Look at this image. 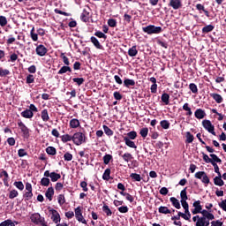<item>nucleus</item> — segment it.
Segmentation results:
<instances>
[{
	"label": "nucleus",
	"mask_w": 226,
	"mask_h": 226,
	"mask_svg": "<svg viewBox=\"0 0 226 226\" xmlns=\"http://www.w3.org/2000/svg\"><path fill=\"white\" fill-rule=\"evenodd\" d=\"M30 220L32 223L35 225L47 226V222H45V217H41V215L38 213L32 214L30 216Z\"/></svg>",
	"instance_id": "f257e3e1"
},
{
	"label": "nucleus",
	"mask_w": 226,
	"mask_h": 226,
	"mask_svg": "<svg viewBox=\"0 0 226 226\" xmlns=\"http://www.w3.org/2000/svg\"><path fill=\"white\" fill-rule=\"evenodd\" d=\"M143 33L147 34H160L162 29V26H155L154 25H149L142 28Z\"/></svg>",
	"instance_id": "f03ea898"
},
{
	"label": "nucleus",
	"mask_w": 226,
	"mask_h": 226,
	"mask_svg": "<svg viewBox=\"0 0 226 226\" xmlns=\"http://www.w3.org/2000/svg\"><path fill=\"white\" fill-rule=\"evenodd\" d=\"M192 222L195 226H209L211 222H209V219L206 217H201L200 215H195L192 217Z\"/></svg>",
	"instance_id": "7ed1b4c3"
},
{
	"label": "nucleus",
	"mask_w": 226,
	"mask_h": 226,
	"mask_svg": "<svg viewBox=\"0 0 226 226\" xmlns=\"http://www.w3.org/2000/svg\"><path fill=\"white\" fill-rule=\"evenodd\" d=\"M72 142L76 146H82L86 142V134L82 132H75L72 135Z\"/></svg>",
	"instance_id": "20e7f679"
},
{
	"label": "nucleus",
	"mask_w": 226,
	"mask_h": 226,
	"mask_svg": "<svg viewBox=\"0 0 226 226\" xmlns=\"http://www.w3.org/2000/svg\"><path fill=\"white\" fill-rule=\"evenodd\" d=\"M202 125L208 133H211L212 135H216V132H215V125L211 124V121L209 120H203L202 121Z\"/></svg>",
	"instance_id": "39448f33"
},
{
	"label": "nucleus",
	"mask_w": 226,
	"mask_h": 226,
	"mask_svg": "<svg viewBox=\"0 0 226 226\" xmlns=\"http://www.w3.org/2000/svg\"><path fill=\"white\" fill-rule=\"evenodd\" d=\"M49 214L51 215V220L54 223H59L61 222V215L57 210L49 207Z\"/></svg>",
	"instance_id": "423d86ee"
},
{
	"label": "nucleus",
	"mask_w": 226,
	"mask_h": 226,
	"mask_svg": "<svg viewBox=\"0 0 226 226\" xmlns=\"http://www.w3.org/2000/svg\"><path fill=\"white\" fill-rule=\"evenodd\" d=\"M44 177H50L52 183H56V181H59V179H61V174L54 171L50 173L49 170H46L44 172Z\"/></svg>",
	"instance_id": "0eeeda50"
},
{
	"label": "nucleus",
	"mask_w": 226,
	"mask_h": 226,
	"mask_svg": "<svg viewBox=\"0 0 226 226\" xmlns=\"http://www.w3.org/2000/svg\"><path fill=\"white\" fill-rule=\"evenodd\" d=\"M180 197H181L182 207H188V202H186V200H188V195L186 194V188L181 191Z\"/></svg>",
	"instance_id": "6e6552de"
},
{
	"label": "nucleus",
	"mask_w": 226,
	"mask_h": 226,
	"mask_svg": "<svg viewBox=\"0 0 226 226\" xmlns=\"http://www.w3.org/2000/svg\"><path fill=\"white\" fill-rule=\"evenodd\" d=\"M194 209L192 210V215H199L202 212V205H200V200L194 201L192 204Z\"/></svg>",
	"instance_id": "1a4fd4ad"
},
{
	"label": "nucleus",
	"mask_w": 226,
	"mask_h": 226,
	"mask_svg": "<svg viewBox=\"0 0 226 226\" xmlns=\"http://www.w3.org/2000/svg\"><path fill=\"white\" fill-rule=\"evenodd\" d=\"M75 217L78 222H80L81 223H87L86 219H84V216L82 215V210L79 207L75 209Z\"/></svg>",
	"instance_id": "9d476101"
},
{
	"label": "nucleus",
	"mask_w": 226,
	"mask_h": 226,
	"mask_svg": "<svg viewBox=\"0 0 226 226\" xmlns=\"http://www.w3.org/2000/svg\"><path fill=\"white\" fill-rule=\"evenodd\" d=\"M35 52L37 56H40L41 57H43L48 52L47 49L45 46L40 44L39 46L36 47Z\"/></svg>",
	"instance_id": "9b49d317"
},
{
	"label": "nucleus",
	"mask_w": 226,
	"mask_h": 226,
	"mask_svg": "<svg viewBox=\"0 0 226 226\" xmlns=\"http://www.w3.org/2000/svg\"><path fill=\"white\" fill-rule=\"evenodd\" d=\"M200 215H202L201 218H206L207 220H215V215L211 214L209 211L207 210H201V212H200Z\"/></svg>",
	"instance_id": "f8f14e48"
},
{
	"label": "nucleus",
	"mask_w": 226,
	"mask_h": 226,
	"mask_svg": "<svg viewBox=\"0 0 226 226\" xmlns=\"http://www.w3.org/2000/svg\"><path fill=\"white\" fill-rule=\"evenodd\" d=\"M194 116L196 119H204V117H206V111L202 109H198L194 112Z\"/></svg>",
	"instance_id": "ddd939ff"
},
{
	"label": "nucleus",
	"mask_w": 226,
	"mask_h": 226,
	"mask_svg": "<svg viewBox=\"0 0 226 226\" xmlns=\"http://www.w3.org/2000/svg\"><path fill=\"white\" fill-rule=\"evenodd\" d=\"M170 6H171L173 10H179L182 6L181 0H170Z\"/></svg>",
	"instance_id": "4468645a"
},
{
	"label": "nucleus",
	"mask_w": 226,
	"mask_h": 226,
	"mask_svg": "<svg viewBox=\"0 0 226 226\" xmlns=\"http://www.w3.org/2000/svg\"><path fill=\"white\" fill-rule=\"evenodd\" d=\"M21 116L26 119H31V117H33L34 114L33 113V111H31V109H26L23 112H21Z\"/></svg>",
	"instance_id": "2eb2a0df"
},
{
	"label": "nucleus",
	"mask_w": 226,
	"mask_h": 226,
	"mask_svg": "<svg viewBox=\"0 0 226 226\" xmlns=\"http://www.w3.org/2000/svg\"><path fill=\"white\" fill-rule=\"evenodd\" d=\"M124 140L125 144L128 146V147H132V149H137V145H135V142L131 140L130 138L124 137Z\"/></svg>",
	"instance_id": "dca6fc26"
},
{
	"label": "nucleus",
	"mask_w": 226,
	"mask_h": 226,
	"mask_svg": "<svg viewBox=\"0 0 226 226\" xmlns=\"http://www.w3.org/2000/svg\"><path fill=\"white\" fill-rule=\"evenodd\" d=\"M69 124H70V128H73V129L79 128V126H80V121H79V119L77 118H72L70 121Z\"/></svg>",
	"instance_id": "f3484780"
},
{
	"label": "nucleus",
	"mask_w": 226,
	"mask_h": 226,
	"mask_svg": "<svg viewBox=\"0 0 226 226\" xmlns=\"http://www.w3.org/2000/svg\"><path fill=\"white\" fill-rule=\"evenodd\" d=\"M18 125L19 126V128L24 135H29V129L26 126V124H24V123L19 122Z\"/></svg>",
	"instance_id": "a211bd4d"
},
{
	"label": "nucleus",
	"mask_w": 226,
	"mask_h": 226,
	"mask_svg": "<svg viewBox=\"0 0 226 226\" xmlns=\"http://www.w3.org/2000/svg\"><path fill=\"white\" fill-rule=\"evenodd\" d=\"M211 98H213V100H215V102H216V103H222V102H223V97H222V95H220L219 94H210Z\"/></svg>",
	"instance_id": "6ab92c4d"
},
{
	"label": "nucleus",
	"mask_w": 226,
	"mask_h": 226,
	"mask_svg": "<svg viewBox=\"0 0 226 226\" xmlns=\"http://www.w3.org/2000/svg\"><path fill=\"white\" fill-rule=\"evenodd\" d=\"M214 184L215 185V186H223L224 182L222 179V175H218V177H215L214 178Z\"/></svg>",
	"instance_id": "aec40b11"
},
{
	"label": "nucleus",
	"mask_w": 226,
	"mask_h": 226,
	"mask_svg": "<svg viewBox=\"0 0 226 226\" xmlns=\"http://www.w3.org/2000/svg\"><path fill=\"white\" fill-rule=\"evenodd\" d=\"M170 200L172 206L176 207V209H181V203H179V200H177L176 198L171 197Z\"/></svg>",
	"instance_id": "412c9836"
},
{
	"label": "nucleus",
	"mask_w": 226,
	"mask_h": 226,
	"mask_svg": "<svg viewBox=\"0 0 226 226\" xmlns=\"http://www.w3.org/2000/svg\"><path fill=\"white\" fill-rule=\"evenodd\" d=\"M4 177V184L5 185V186H8V181L10 179V177L8 175V172L6 170H3L0 173V177Z\"/></svg>",
	"instance_id": "4be33fe9"
},
{
	"label": "nucleus",
	"mask_w": 226,
	"mask_h": 226,
	"mask_svg": "<svg viewBox=\"0 0 226 226\" xmlns=\"http://www.w3.org/2000/svg\"><path fill=\"white\" fill-rule=\"evenodd\" d=\"M45 197H47L49 200H52V197H54V187L48 188L45 193Z\"/></svg>",
	"instance_id": "5701e85b"
},
{
	"label": "nucleus",
	"mask_w": 226,
	"mask_h": 226,
	"mask_svg": "<svg viewBox=\"0 0 226 226\" xmlns=\"http://www.w3.org/2000/svg\"><path fill=\"white\" fill-rule=\"evenodd\" d=\"M139 54V50H137V46H132L131 49L128 50V56L130 57H135Z\"/></svg>",
	"instance_id": "b1692460"
},
{
	"label": "nucleus",
	"mask_w": 226,
	"mask_h": 226,
	"mask_svg": "<svg viewBox=\"0 0 226 226\" xmlns=\"http://www.w3.org/2000/svg\"><path fill=\"white\" fill-rule=\"evenodd\" d=\"M210 158H211V162H210L211 165H213V163H222V159H220L218 155L215 154H210Z\"/></svg>",
	"instance_id": "393cba45"
},
{
	"label": "nucleus",
	"mask_w": 226,
	"mask_h": 226,
	"mask_svg": "<svg viewBox=\"0 0 226 226\" xmlns=\"http://www.w3.org/2000/svg\"><path fill=\"white\" fill-rule=\"evenodd\" d=\"M196 10H198L200 11V13H202V11H204L205 15L207 17H209V11H207L205 8L204 5H202L201 4H196Z\"/></svg>",
	"instance_id": "a878e982"
},
{
	"label": "nucleus",
	"mask_w": 226,
	"mask_h": 226,
	"mask_svg": "<svg viewBox=\"0 0 226 226\" xmlns=\"http://www.w3.org/2000/svg\"><path fill=\"white\" fill-rule=\"evenodd\" d=\"M159 213H161L162 215H170V213H172V211L170 209H169V207H163V206H161L159 207Z\"/></svg>",
	"instance_id": "bb28decb"
},
{
	"label": "nucleus",
	"mask_w": 226,
	"mask_h": 226,
	"mask_svg": "<svg viewBox=\"0 0 226 226\" xmlns=\"http://www.w3.org/2000/svg\"><path fill=\"white\" fill-rule=\"evenodd\" d=\"M185 209V213L184 214V220H190V218H192V214H190V209H189V206L187 207H183Z\"/></svg>",
	"instance_id": "cd10ccee"
},
{
	"label": "nucleus",
	"mask_w": 226,
	"mask_h": 226,
	"mask_svg": "<svg viewBox=\"0 0 226 226\" xmlns=\"http://www.w3.org/2000/svg\"><path fill=\"white\" fill-rule=\"evenodd\" d=\"M161 100L163 103H165V105H169L170 101V95H169V94H162Z\"/></svg>",
	"instance_id": "c85d7f7f"
},
{
	"label": "nucleus",
	"mask_w": 226,
	"mask_h": 226,
	"mask_svg": "<svg viewBox=\"0 0 226 226\" xmlns=\"http://www.w3.org/2000/svg\"><path fill=\"white\" fill-rule=\"evenodd\" d=\"M183 110H185V112H187L186 116H192V114H193V112H192V109L190 108L188 102H185L183 105Z\"/></svg>",
	"instance_id": "c756f323"
},
{
	"label": "nucleus",
	"mask_w": 226,
	"mask_h": 226,
	"mask_svg": "<svg viewBox=\"0 0 226 226\" xmlns=\"http://www.w3.org/2000/svg\"><path fill=\"white\" fill-rule=\"evenodd\" d=\"M213 29H215V26L207 25L202 28V33L206 34L207 33H211V31H213Z\"/></svg>",
	"instance_id": "7c9ffc66"
},
{
	"label": "nucleus",
	"mask_w": 226,
	"mask_h": 226,
	"mask_svg": "<svg viewBox=\"0 0 226 226\" xmlns=\"http://www.w3.org/2000/svg\"><path fill=\"white\" fill-rule=\"evenodd\" d=\"M122 158L124 162H126L128 163V162H130L131 160H133V155H132V154L130 153H125L122 155Z\"/></svg>",
	"instance_id": "2f4dec72"
},
{
	"label": "nucleus",
	"mask_w": 226,
	"mask_h": 226,
	"mask_svg": "<svg viewBox=\"0 0 226 226\" xmlns=\"http://www.w3.org/2000/svg\"><path fill=\"white\" fill-rule=\"evenodd\" d=\"M91 41L96 49H102V44H100V41H98V39H96V37L92 36Z\"/></svg>",
	"instance_id": "473e14b6"
},
{
	"label": "nucleus",
	"mask_w": 226,
	"mask_h": 226,
	"mask_svg": "<svg viewBox=\"0 0 226 226\" xmlns=\"http://www.w3.org/2000/svg\"><path fill=\"white\" fill-rule=\"evenodd\" d=\"M41 119L44 122H47L50 119V117H49V111H47V109H43L41 111Z\"/></svg>",
	"instance_id": "72a5a7b5"
},
{
	"label": "nucleus",
	"mask_w": 226,
	"mask_h": 226,
	"mask_svg": "<svg viewBox=\"0 0 226 226\" xmlns=\"http://www.w3.org/2000/svg\"><path fill=\"white\" fill-rule=\"evenodd\" d=\"M71 140H73V136L70 135V134H64L62 136V142H71Z\"/></svg>",
	"instance_id": "f704fd0d"
},
{
	"label": "nucleus",
	"mask_w": 226,
	"mask_h": 226,
	"mask_svg": "<svg viewBox=\"0 0 226 226\" xmlns=\"http://www.w3.org/2000/svg\"><path fill=\"white\" fill-rule=\"evenodd\" d=\"M41 186H49V185H50V179L49 177H42L41 179Z\"/></svg>",
	"instance_id": "c9c22d12"
},
{
	"label": "nucleus",
	"mask_w": 226,
	"mask_h": 226,
	"mask_svg": "<svg viewBox=\"0 0 226 226\" xmlns=\"http://www.w3.org/2000/svg\"><path fill=\"white\" fill-rule=\"evenodd\" d=\"M102 179H104V181H109V179H110V169L105 170L102 175Z\"/></svg>",
	"instance_id": "e433bc0d"
},
{
	"label": "nucleus",
	"mask_w": 226,
	"mask_h": 226,
	"mask_svg": "<svg viewBox=\"0 0 226 226\" xmlns=\"http://www.w3.org/2000/svg\"><path fill=\"white\" fill-rule=\"evenodd\" d=\"M189 89L190 91H192V93H193L194 94H197V93H199V88L197 87V85H195L194 83H191L189 85Z\"/></svg>",
	"instance_id": "4c0bfd02"
},
{
	"label": "nucleus",
	"mask_w": 226,
	"mask_h": 226,
	"mask_svg": "<svg viewBox=\"0 0 226 226\" xmlns=\"http://www.w3.org/2000/svg\"><path fill=\"white\" fill-rule=\"evenodd\" d=\"M160 124L163 130H169V128H170V123L167 120L161 121Z\"/></svg>",
	"instance_id": "58836bf2"
},
{
	"label": "nucleus",
	"mask_w": 226,
	"mask_h": 226,
	"mask_svg": "<svg viewBox=\"0 0 226 226\" xmlns=\"http://www.w3.org/2000/svg\"><path fill=\"white\" fill-rule=\"evenodd\" d=\"M103 131L104 133H106V135H108L109 137H111V135H114V132L109 128V126L107 125H103Z\"/></svg>",
	"instance_id": "ea45409f"
},
{
	"label": "nucleus",
	"mask_w": 226,
	"mask_h": 226,
	"mask_svg": "<svg viewBox=\"0 0 226 226\" xmlns=\"http://www.w3.org/2000/svg\"><path fill=\"white\" fill-rule=\"evenodd\" d=\"M130 177L133 179V181H138L140 182L142 181V177H140L139 174L137 173H132L130 175Z\"/></svg>",
	"instance_id": "a19ab883"
},
{
	"label": "nucleus",
	"mask_w": 226,
	"mask_h": 226,
	"mask_svg": "<svg viewBox=\"0 0 226 226\" xmlns=\"http://www.w3.org/2000/svg\"><path fill=\"white\" fill-rule=\"evenodd\" d=\"M66 72H72V68H70V66H63L58 71V75H63V73H66Z\"/></svg>",
	"instance_id": "79ce46f5"
},
{
	"label": "nucleus",
	"mask_w": 226,
	"mask_h": 226,
	"mask_svg": "<svg viewBox=\"0 0 226 226\" xmlns=\"http://www.w3.org/2000/svg\"><path fill=\"white\" fill-rule=\"evenodd\" d=\"M102 211L107 215V216H112V210H110L109 206L104 205L102 207Z\"/></svg>",
	"instance_id": "37998d69"
},
{
	"label": "nucleus",
	"mask_w": 226,
	"mask_h": 226,
	"mask_svg": "<svg viewBox=\"0 0 226 226\" xmlns=\"http://www.w3.org/2000/svg\"><path fill=\"white\" fill-rule=\"evenodd\" d=\"M147 133H149V129L147 127L142 128L139 132V134L143 139H146L147 137Z\"/></svg>",
	"instance_id": "c03bdc74"
},
{
	"label": "nucleus",
	"mask_w": 226,
	"mask_h": 226,
	"mask_svg": "<svg viewBox=\"0 0 226 226\" xmlns=\"http://www.w3.org/2000/svg\"><path fill=\"white\" fill-rule=\"evenodd\" d=\"M46 153L48 154H51V156H54V154H56V147H48L46 148Z\"/></svg>",
	"instance_id": "a18cd8bd"
},
{
	"label": "nucleus",
	"mask_w": 226,
	"mask_h": 226,
	"mask_svg": "<svg viewBox=\"0 0 226 226\" xmlns=\"http://www.w3.org/2000/svg\"><path fill=\"white\" fill-rule=\"evenodd\" d=\"M124 85L125 86V87H129V86H135V80L129 79H124Z\"/></svg>",
	"instance_id": "49530a36"
},
{
	"label": "nucleus",
	"mask_w": 226,
	"mask_h": 226,
	"mask_svg": "<svg viewBox=\"0 0 226 226\" xmlns=\"http://www.w3.org/2000/svg\"><path fill=\"white\" fill-rule=\"evenodd\" d=\"M30 36L33 40V41H38V34H34V27L31 29Z\"/></svg>",
	"instance_id": "de8ad7c7"
},
{
	"label": "nucleus",
	"mask_w": 226,
	"mask_h": 226,
	"mask_svg": "<svg viewBox=\"0 0 226 226\" xmlns=\"http://www.w3.org/2000/svg\"><path fill=\"white\" fill-rule=\"evenodd\" d=\"M127 137H129V139H131V140H135V139H137V132L132 131L128 132Z\"/></svg>",
	"instance_id": "09e8293b"
},
{
	"label": "nucleus",
	"mask_w": 226,
	"mask_h": 226,
	"mask_svg": "<svg viewBox=\"0 0 226 226\" xmlns=\"http://www.w3.org/2000/svg\"><path fill=\"white\" fill-rule=\"evenodd\" d=\"M16 197H19V192L17 190H11L9 192V199H15Z\"/></svg>",
	"instance_id": "8fccbe9b"
},
{
	"label": "nucleus",
	"mask_w": 226,
	"mask_h": 226,
	"mask_svg": "<svg viewBox=\"0 0 226 226\" xmlns=\"http://www.w3.org/2000/svg\"><path fill=\"white\" fill-rule=\"evenodd\" d=\"M0 226H15V223L11 220H6L1 222Z\"/></svg>",
	"instance_id": "3c124183"
},
{
	"label": "nucleus",
	"mask_w": 226,
	"mask_h": 226,
	"mask_svg": "<svg viewBox=\"0 0 226 226\" xmlns=\"http://www.w3.org/2000/svg\"><path fill=\"white\" fill-rule=\"evenodd\" d=\"M72 80L79 86H82V84H84V82H85L84 78H73Z\"/></svg>",
	"instance_id": "603ef678"
},
{
	"label": "nucleus",
	"mask_w": 226,
	"mask_h": 226,
	"mask_svg": "<svg viewBox=\"0 0 226 226\" xmlns=\"http://www.w3.org/2000/svg\"><path fill=\"white\" fill-rule=\"evenodd\" d=\"M186 142L188 144H192V142H193V135L190 133V132H186Z\"/></svg>",
	"instance_id": "864d4df0"
},
{
	"label": "nucleus",
	"mask_w": 226,
	"mask_h": 226,
	"mask_svg": "<svg viewBox=\"0 0 226 226\" xmlns=\"http://www.w3.org/2000/svg\"><path fill=\"white\" fill-rule=\"evenodd\" d=\"M110 160H112V155L106 154L103 156V162L105 163V165H109V163H110Z\"/></svg>",
	"instance_id": "5fc2aeb1"
},
{
	"label": "nucleus",
	"mask_w": 226,
	"mask_h": 226,
	"mask_svg": "<svg viewBox=\"0 0 226 226\" xmlns=\"http://www.w3.org/2000/svg\"><path fill=\"white\" fill-rule=\"evenodd\" d=\"M8 24V20L6 19V17L4 16H0V26L1 27H4Z\"/></svg>",
	"instance_id": "6e6d98bb"
},
{
	"label": "nucleus",
	"mask_w": 226,
	"mask_h": 226,
	"mask_svg": "<svg viewBox=\"0 0 226 226\" xmlns=\"http://www.w3.org/2000/svg\"><path fill=\"white\" fill-rule=\"evenodd\" d=\"M64 159L65 162H72V160H73V155L67 152L64 154Z\"/></svg>",
	"instance_id": "4d7b16f0"
},
{
	"label": "nucleus",
	"mask_w": 226,
	"mask_h": 226,
	"mask_svg": "<svg viewBox=\"0 0 226 226\" xmlns=\"http://www.w3.org/2000/svg\"><path fill=\"white\" fill-rule=\"evenodd\" d=\"M6 75H10V71L8 69L0 68V77H6Z\"/></svg>",
	"instance_id": "13d9d810"
},
{
	"label": "nucleus",
	"mask_w": 226,
	"mask_h": 226,
	"mask_svg": "<svg viewBox=\"0 0 226 226\" xmlns=\"http://www.w3.org/2000/svg\"><path fill=\"white\" fill-rule=\"evenodd\" d=\"M108 26H109V27H116L117 26V21L114 19H110L108 20Z\"/></svg>",
	"instance_id": "bf43d9fd"
},
{
	"label": "nucleus",
	"mask_w": 226,
	"mask_h": 226,
	"mask_svg": "<svg viewBox=\"0 0 226 226\" xmlns=\"http://www.w3.org/2000/svg\"><path fill=\"white\" fill-rule=\"evenodd\" d=\"M34 82V76L33 74H29L26 76V84H33Z\"/></svg>",
	"instance_id": "052dcab7"
},
{
	"label": "nucleus",
	"mask_w": 226,
	"mask_h": 226,
	"mask_svg": "<svg viewBox=\"0 0 226 226\" xmlns=\"http://www.w3.org/2000/svg\"><path fill=\"white\" fill-rule=\"evenodd\" d=\"M18 155L19 156V158H22L24 156H27V152H26V150L24 148H20L18 151Z\"/></svg>",
	"instance_id": "680f3d73"
},
{
	"label": "nucleus",
	"mask_w": 226,
	"mask_h": 226,
	"mask_svg": "<svg viewBox=\"0 0 226 226\" xmlns=\"http://www.w3.org/2000/svg\"><path fill=\"white\" fill-rule=\"evenodd\" d=\"M14 186H16V188H18V190H24V184L20 181L19 182H14Z\"/></svg>",
	"instance_id": "e2e57ef3"
},
{
	"label": "nucleus",
	"mask_w": 226,
	"mask_h": 226,
	"mask_svg": "<svg viewBox=\"0 0 226 226\" xmlns=\"http://www.w3.org/2000/svg\"><path fill=\"white\" fill-rule=\"evenodd\" d=\"M201 182L204 183V185H209V177H207V174H204V176L201 177Z\"/></svg>",
	"instance_id": "0e129e2a"
},
{
	"label": "nucleus",
	"mask_w": 226,
	"mask_h": 226,
	"mask_svg": "<svg viewBox=\"0 0 226 226\" xmlns=\"http://www.w3.org/2000/svg\"><path fill=\"white\" fill-rule=\"evenodd\" d=\"M57 200H58V204H60V206H63V204H64V202H65L64 195H63V194H59Z\"/></svg>",
	"instance_id": "69168bd1"
},
{
	"label": "nucleus",
	"mask_w": 226,
	"mask_h": 226,
	"mask_svg": "<svg viewBox=\"0 0 226 226\" xmlns=\"http://www.w3.org/2000/svg\"><path fill=\"white\" fill-rule=\"evenodd\" d=\"M219 207L226 212V199L219 203Z\"/></svg>",
	"instance_id": "338daca9"
},
{
	"label": "nucleus",
	"mask_w": 226,
	"mask_h": 226,
	"mask_svg": "<svg viewBox=\"0 0 226 226\" xmlns=\"http://www.w3.org/2000/svg\"><path fill=\"white\" fill-rule=\"evenodd\" d=\"M223 225V222H220V221H212L211 222V226H222Z\"/></svg>",
	"instance_id": "774afa93"
}]
</instances>
